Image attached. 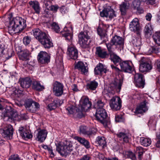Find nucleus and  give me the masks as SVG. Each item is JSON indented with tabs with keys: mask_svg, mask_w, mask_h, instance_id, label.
<instances>
[{
	"mask_svg": "<svg viewBox=\"0 0 160 160\" xmlns=\"http://www.w3.org/2000/svg\"><path fill=\"white\" fill-rule=\"evenodd\" d=\"M47 132L46 130H40L37 134V138L38 141L43 142L45 139L47 134Z\"/></svg>",
	"mask_w": 160,
	"mask_h": 160,
	"instance_id": "nucleus-29",
	"label": "nucleus"
},
{
	"mask_svg": "<svg viewBox=\"0 0 160 160\" xmlns=\"http://www.w3.org/2000/svg\"><path fill=\"white\" fill-rule=\"evenodd\" d=\"M9 108L5 109L3 112V118L5 121L12 122L14 120L20 121L28 118V116L25 114L19 115L16 110L10 107Z\"/></svg>",
	"mask_w": 160,
	"mask_h": 160,
	"instance_id": "nucleus-3",
	"label": "nucleus"
},
{
	"mask_svg": "<svg viewBox=\"0 0 160 160\" xmlns=\"http://www.w3.org/2000/svg\"><path fill=\"white\" fill-rule=\"evenodd\" d=\"M32 32L35 37L38 40L44 48L49 49L53 47L52 40L45 33L42 32L39 28L33 29Z\"/></svg>",
	"mask_w": 160,
	"mask_h": 160,
	"instance_id": "nucleus-2",
	"label": "nucleus"
},
{
	"mask_svg": "<svg viewBox=\"0 0 160 160\" xmlns=\"http://www.w3.org/2000/svg\"><path fill=\"white\" fill-rule=\"evenodd\" d=\"M8 160H21L19 157L18 155L15 154L12 155L10 156Z\"/></svg>",
	"mask_w": 160,
	"mask_h": 160,
	"instance_id": "nucleus-53",
	"label": "nucleus"
},
{
	"mask_svg": "<svg viewBox=\"0 0 160 160\" xmlns=\"http://www.w3.org/2000/svg\"><path fill=\"white\" fill-rule=\"evenodd\" d=\"M75 68L80 70L84 74L88 71L86 67L85 66L83 62L81 61H78L76 64Z\"/></svg>",
	"mask_w": 160,
	"mask_h": 160,
	"instance_id": "nucleus-35",
	"label": "nucleus"
},
{
	"mask_svg": "<svg viewBox=\"0 0 160 160\" xmlns=\"http://www.w3.org/2000/svg\"><path fill=\"white\" fill-rule=\"evenodd\" d=\"M90 158H91L89 155H87L83 156L79 160H90Z\"/></svg>",
	"mask_w": 160,
	"mask_h": 160,
	"instance_id": "nucleus-61",
	"label": "nucleus"
},
{
	"mask_svg": "<svg viewBox=\"0 0 160 160\" xmlns=\"http://www.w3.org/2000/svg\"><path fill=\"white\" fill-rule=\"evenodd\" d=\"M156 120H153L151 118L148 122V125H151V126L154 127L156 125Z\"/></svg>",
	"mask_w": 160,
	"mask_h": 160,
	"instance_id": "nucleus-59",
	"label": "nucleus"
},
{
	"mask_svg": "<svg viewBox=\"0 0 160 160\" xmlns=\"http://www.w3.org/2000/svg\"><path fill=\"white\" fill-rule=\"evenodd\" d=\"M156 64L158 71L160 72V61H157Z\"/></svg>",
	"mask_w": 160,
	"mask_h": 160,
	"instance_id": "nucleus-63",
	"label": "nucleus"
},
{
	"mask_svg": "<svg viewBox=\"0 0 160 160\" xmlns=\"http://www.w3.org/2000/svg\"><path fill=\"white\" fill-rule=\"evenodd\" d=\"M121 100L118 97H113L110 100L109 104L111 109L114 111L119 110L121 107Z\"/></svg>",
	"mask_w": 160,
	"mask_h": 160,
	"instance_id": "nucleus-13",
	"label": "nucleus"
},
{
	"mask_svg": "<svg viewBox=\"0 0 160 160\" xmlns=\"http://www.w3.org/2000/svg\"><path fill=\"white\" fill-rule=\"evenodd\" d=\"M97 119L103 124L105 128L108 127L110 122L107 112L103 108L97 109L95 114Z\"/></svg>",
	"mask_w": 160,
	"mask_h": 160,
	"instance_id": "nucleus-4",
	"label": "nucleus"
},
{
	"mask_svg": "<svg viewBox=\"0 0 160 160\" xmlns=\"http://www.w3.org/2000/svg\"><path fill=\"white\" fill-rule=\"evenodd\" d=\"M98 34L100 36L101 39H103L104 40H106L107 38L106 31L105 29L98 27L97 29Z\"/></svg>",
	"mask_w": 160,
	"mask_h": 160,
	"instance_id": "nucleus-39",
	"label": "nucleus"
},
{
	"mask_svg": "<svg viewBox=\"0 0 160 160\" xmlns=\"http://www.w3.org/2000/svg\"><path fill=\"white\" fill-rule=\"evenodd\" d=\"M129 28L131 31L135 32L137 35H140L141 28L140 26L138 20L137 18H134L129 24Z\"/></svg>",
	"mask_w": 160,
	"mask_h": 160,
	"instance_id": "nucleus-11",
	"label": "nucleus"
},
{
	"mask_svg": "<svg viewBox=\"0 0 160 160\" xmlns=\"http://www.w3.org/2000/svg\"><path fill=\"white\" fill-rule=\"evenodd\" d=\"M127 155L128 157L132 160H136V159L135 154L131 152H129Z\"/></svg>",
	"mask_w": 160,
	"mask_h": 160,
	"instance_id": "nucleus-54",
	"label": "nucleus"
},
{
	"mask_svg": "<svg viewBox=\"0 0 160 160\" xmlns=\"http://www.w3.org/2000/svg\"><path fill=\"white\" fill-rule=\"evenodd\" d=\"M107 47L110 55V59L116 65H118L122 60L120 57L114 53L112 49V46L110 44H106Z\"/></svg>",
	"mask_w": 160,
	"mask_h": 160,
	"instance_id": "nucleus-9",
	"label": "nucleus"
},
{
	"mask_svg": "<svg viewBox=\"0 0 160 160\" xmlns=\"http://www.w3.org/2000/svg\"><path fill=\"white\" fill-rule=\"evenodd\" d=\"M129 4L127 2H124L120 5V10L122 15L125 16L126 13V10L129 8Z\"/></svg>",
	"mask_w": 160,
	"mask_h": 160,
	"instance_id": "nucleus-36",
	"label": "nucleus"
},
{
	"mask_svg": "<svg viewBox=\"0 0 160 160\" xmlns=\"http://www.w3.org/2000/svg\"><path fill=\"white\" fill-rule=\"evenodd\" d=\"M5 50L4 46L0 44V57H2L6 58L7 59H8L14 55V52L11 49L8 50L7 53L5 55L4 52Z\"/></svg>",
	"mask_w": 160,
	"mask_h": 160,
	"instance_id": "nucleus-24",
	"label": "nucleus"
},
{
	"mask_svg": "<svg viewBox=\"0 0 160 160\" xmlns=\"http://www.w3.org/2000/svg\"><path fill=\"white\" fill-rule=\"evenodd\" d=\"M160 52V48L158 46H153L150 48L148 50L149 54L157 53Z\"/></svg>",
	"mask_w": 160,
	"mask_h": 160,
	"instance_id": "nucleus-48",
	"label": "nucleus"
},
{
	"mask_svg": "<svg viewBox=\"0 0 160 160\" xmlns=\"http://www.w3.org/2000/svg\"><path fill=\"white\" fill-rule=\"evenodd\" d=\"M141 0H134L132 3V7L133 9L136 11L137 13L139 14L142 13L144 10L141 5Z\"/></svg>",
	"mask_w": 160,
	"mask_h": 160,
	"instance_id": "nucleus-20",
	"label": "nucleus"
},
{
	"mask_svg": "<svg viewBox=\"0 0 160 160\" xmlns=\"http://www.w3.org/2000/svg\"><path fill=\"white\" fill-rule=\"evenodd\" d=\"M78 37L79 42L82 48H86L89 47L91 40L87 31L81 32L78 35Z\"/></svg>",
	"mask_w": 160,
	"mask_h": 160,
	"instance_id": "nucleus-7",
	"label": "nucleus"
},
{
	"mask_svg": "<svg viewBox=\"0 0 160 160\" xmlns=\"http://www.w3.org/2000/svg\"><path fill=\"white\" fill-rule=\"evenodd\" d=\"M152 67L150 62L146 61V59L142 58L139 65V70L142 72H147L152 69Z\"/></svg>",
	"mask_w": 160,
	"mask_h": 160,
	"instance_id": "nucleus-10",
	"label": "nucleus"
},
{
	"mask_svg": "<svg viewBox=\"0 0 160 160\" xmlns=\"http://www.w3.org/2000/svg\"><path fill=\"white\" fill-rule=\"evenodd\" d=\"M144 152L143 148L141 147H137L136 148V153H143Z\"/></svg>",
	"mask_w": 160,
	"mask_h": 160,
	"instance_id": "nucleus-58",
	"label": "nucleus"
},
{
	"mask_svg": "<svg viewBox=\"0 0 160 160\" xmlns=\"http://www.w3.org/2000/svg\"><path fill=\"white\" fill-rule=\"evenodd\" d=\"M92 106L91 102L89 100L88 98H84L82 105L79 106L82 111H86L90 108Z\"/></svg>",
	"mask_w": 160,
	"mask_h": 160,
	"instance_id": "nucleus-27",
	"label": "nucleus"
},
{
	"mask_svg": "<svg viewBox=\"0 0 160 160\" xmlns=\"http://www.w3.org/2000/svg\"><path fill=\"white\" fill-rule=\"evenodd\" d=\"M156 0H146L145 1V2L149 5H153L155 3Z\"/></svg>",
	"mask_w": 160,
	"mask_h": 160,
	"instance_id": "nucleus-60",
	"label": "nucleus"
},
{
	"mask_svg": "<svg viewBox=\"0 0 160 160\" xmlns=\"http://www.w3.org/2000/svg\"><path fill=\"white\" fill-rule=\"evenodd\" d=\"M12 13L8 15V18L9 20L8 32L11 34L20 33L26 27V21L24 19L20 17H16L12 19Z\"/></svg>",
	"mask_w": 160,
	"mask_h": 160,
	"instance_id": "nucleus-1",
	"label": "nucleus"
},
{
	"mask_svg": "<svg viewBox=\"0 0 160 160\" xmlns=\"http://www.w3.org/2000/svg\"><path fill=\"white\" fill-rule=\"evenodd\" d=\"M75 138L81 144L84 146L86 148L88 149L90 148L89 142L85 138L77 136L75 137Z\"/></svg>",
	"mask_w": 160,
	"mask_h": 160,
	"instance_id": "nucleus-28",
	"label": "nucleus"
},
{
	"mask_svg": "<svg viewBox=\"0 0 160 160\" xmlns=\"http://www.w3.org/2000/svg\"><path fill=\"white\" fill-rule=\"evenodd\" d=\"M66 109L69 113L73 114L79 118H81L83 116L81 110L74 106L70 105L66 108Z\"/></svg>",
	"mask_w": 160,
	"mask_h": 160,
	"instance_id": "nucleus-14",
	"label": "nucleus"
},
{
	"mask_svg": "<svg viewBox=\"0 0 160 160\" xmlns=\"http://www.w3.org/2000/svg\"><path fill=\"white\" fill-rule=\"evenodd\" d=\"M67 30V28H64V32L62 33V35L63 37L65 38V39L68 41H70L72 38V35L71 32L69 31H66Z\"/></svg>",
	"mask_w": 160,
	"mask_h": 160,
	"instance_id": "nucleus-42",
	"label": "nucleus"
},
{
	"mask_svg": "<svg viewBox=\"0 0 160 160\" xmlns=\"http://www.w3.org/2000/svg\"><path fill=\"white\" fill-rule=\"evenodd\" d=\"M108 44H110L111 45L112 49V46L113 45L123 46L124 44L123 39L122 37L115 35L111 39L110 43Z\"/></svg>",
	"mask_w": 160,
	"mask_h": 160,
	"instance_id": "nucleus-21",
	"label": "nucleus"
},
{
	"mask_svg": "<svg viewBox=\"0 0 160 160\" xmlns=\"http://www.w3.org/2000/svg\"><path fill=\"white\" fill-rule=\"evenodd\" d=\"M152 17V15L150 13H148L146 15V19L147 20L150 21L151 20Z\"/></svg>",
	"mask_w": 160,
	"mask_h": 160,
	"instance_id": "nucleus-62",
	"label": "nucleus"
},
{
	"mask_svg": "<svg viewBox=\"0 0 160 160\" xmlns=\"http://www.w3.org/2000/svg\"><path fill=\"white\" fill-rule=\"evenodd\" d=\"M67 53L68 59H72L75 60L78 57V50L73 45H71L68 46Z\"/></svg>",
	"mask_w": 160,
	"mask_h": 160,
	"instance_id": "nucleus-12",
	"label": "nucleus"
},
{
	"mask_svg": "<svg viewBox=\"0 0 160 160\" xmlns=\"http://www.w3.org/2000/svg\"><path fill=\"white\" fill-rule=\"evenodd\" d=\"M13 128L12 126L9 124H3L2 128L0 129V133L4 138L10 139L12 138L13 134Z\"/></svg>",
	"mask_w": 160,
	"mask_h": 160,
	"instance_id": "nucleus-6",
	"label": "nucleus"
},
{
	"mask_svg": "<svg viewBox=\"0 0 160 160\" xmlns=\"http://www.w3.org/2000/svg\"><path fill=\"white\" fill-rule=\"evenodd\" d=\"M98 85V83L95 80L88 82L87 85V88L91 90H95Z\"/></svg>",
	"mask_w": 160,
	"mask_h": 160,
	"instance_id": "nucleus-44",
	"label": "nucleus"
},
{
	"mask_svg": "<svg viewBox=\"0 0 160 160\" xmlns=\"http://www.w3.org/2000/svg\"><path fill=\"white\" fill-rule=\"evenodd\" d=\"M44 4L46 8L45 11L48 14V10L49 9H50V8L52 5L51 2L49 0H44Z\"/></svg>",
	"mask_w": 160,
	"mask_h": 160,
	"instance_id": "nucleus-49",
	"label": "nucleus"
},
{
	"mask_svg": "<svg viewBox=\"0 0 160 160\" xmlns=\"http://www.w3.org/2000/svg\"><path fill=\"white\" fill-rule=\"evenodd\" d=\"M32 80L29 77L25 78H20L19 81V83L21 87L24 88H29L31 84Z\"/></svg>",
	"mask_w": 160,
	"mask_h": 160,
	"instance_id": "nucleus-22",
	"label": "nucleus"
},
{
	"mask_svg": "<svg viewBox=\"0 0 160 160\" xmlns=\"http://www.w3.org/2000/svg\"><path fill=\"white\" fill-rule=\"evenodd\" d=\"M29 4L35 11V12L39 14L40 11V8L39 3L36 1H31L29 2Z\"/></svg>",
	"mask_w": 160,
	"mask_h": 160,
	"instance_id": "nucleus-33",
	"label": "nucleus"
},
{
	"mask_svg": "<svg viewBox=\"0 0 160 160\" xmlns=\"http://www.w3.org/2000/svg\"><path fill=\"white\" fill-rule=\"evenodd\" d=\"M133 47L137 52H139L142 45L141 39L138 38L135 40L133 42Z\"/></svg>",
	"mask_w": 160,
	"mask_h": 160,
	"instance_id": "nucleus-45",
	"label": "nucleus"
},
{
	"mask_svg": "<svg viewBox=\"0 0 160 160\" xmlns=\"http://www.w3.org/2000/svg\"><path fill=\"white\" fill-rule=\"evenodd\" d=\"M134 82L137 87L143 88L145 80L143 75L139 73H136L134 75Z\"/></svg>",
	"mask_w": 160,
	"mask_h": 160,
	"instance_id": "nucleus-17",
	"label": "nucleus"
},
{
	"mask_svg": "<svg viewBox=\"0 0 160 160\" xmlns=\"http://www.w3.org/2000/svg\"><path fill=\"white\" fill-rule=\"evenodd\" d=\"M153 29L151 25L148 23L145 27L144 32L145 35L147 37L150 36L152 34Z\"/></svg>",
	"mask_w": 160,
	"mask_h": 160,
	"instance_id": "nucleus-41",
	"label": "nucleus"
},
{
	"mask_svg": "<svg viewBox=\"0 0 160 160\" xmlns=\"http://www.w3.org/2000/svg\"><path fill=\"white\" fill-rule=\"evenodd\" d=\"M31 39L30 37L27 36L24 37L23 39V43L25 45H28L31 42Z\"/></svg>",
	"mask_w": 160,
	"mask_h": 160,
	"instance_id": "nucleus-52",
	"label": "nucleus"
},
{
	"mask_svg": "<svg viewBox=\"0 0 160 160\" xmlns=\"http://www.w3.org/2000/svg\"><path fill=\"white\" fill-rule=\"evenodd\" d=\"M18 132L21 136L24 139H29L32 137V135L29 131L23 127H20L18 129Z\"/></svg>",
	"mask_w": 160,
	"mask_h": 160,
	"instance_id": "nucleus-25",
	"label": "nucleus"
},
{
	"mask_svg": "<svg viewBox=\"0 0 160 160\" xmlns=\"http://www.w3.org/2000/svg\"><path fill=\"white\" fill-rule=\"evenodd\" d=\"M63 88L64 86L62 83L58 81L55 82L53 88L54 95L57 97L61 96L63 93Z\"/></svg>",
	"mask_w": 160,
	"mask_h": 160,
	"instance_id": "nucleus-15",
	"label": "nucleus"
},
{
	"mask_svg": "<svg viewBox=\"0 0 160 160\" xmlns=\"http://www.w3.org/2000/svg\"><path fill=\"white\" fill-rule=\"evenodd\" d=\"M121 71L125 72L131 73L133 71V68L130 65L129 62L127 61H123L119 64Z\"/></svg>",
	"mask_w": 160,
	"mask_h": 160,
	"instance_id": "nucleus-18",
	"label": "nucleus"
},
{
	"mask_svg": "<svg viewBox=\"0 0 160 160\" xmlns=\"http://www.w3.org/2000/svg\"><path fill=\"white\" fill-rule=\"evenodd\" d=\"M123 82V78L122 77L119 80L117 78H114L110 83L108 86L109 90L112 91L116 90L119 92L121 89Z\"/></svg>",
	"mask_w": 160,
	"mask_h": 160,
	"instance_id": "nucleus-8",
	"label": "nucleus"
},
{
	"mask_svg": "<svg viewBox=\"0 0 160 160\" xmlns=\"http://www.w3.org/2000/svg\"><path fill=\"white\" fill-rule=\"evenodd\" d=\"M139 142L140 144L144 147H148L151 143V140L150 139L144 137L141 138Z\"/></svg>",
	"mask_w": 160,
	"mask_h": 160,
	"instance_id": "nucleus-40",
	"label": "nucleus"
},
{
	"mask_svg": "<svg viewBox=\"0 0 160 160\" xmlns=\"http://www.w3.org/2000/svg\"><path fill=\"white\" fill-rule=\"evenodd\" d=\"M153 39L154 42L157 44L160 45V31L156 32L153 35Z\"/></svg>",
	"mask_w": 160,
	"mask_h": 160,
	"instance_id": "nucleus-47",
	"label": "nucleus"
},
{
	"mask_svg": "<svg viewBox=\"0 0 160 160\" xmlns=\"http://www.w3.org/2000/svg\"><path fill=\"white\" fill-rule=\"evenodd\" d=\"M117 137L120 141L127 143L128 141V138L126 134L123 132H119L116 134Z\"/></svg>",
	"mask_w": 160,
	"mask_h": 160,
	"instance_id": "nucleus-38",
	"label": "nucleus"
},
{
	"mask_svg": "<svg viewBox=\"0 0 160 160\" xmlns=\"http://www.w3.org/2000/svg\"><path fill=\"white\" fill-rule=\"evenodd\" d=\"M146 101L141 103L140 105L137 107L134 112L136 114H142L147 111L148 108L146 106Z\"/></svg>",
	"mask_w": 160,
	"mask_h": 160,
	"instance_id": "nucleus-26",
	"label": "nucleus"
},
{
	"mask_svg": "<svg viewBox=\"0 0 160 160\" xmlns=\"http://www.w3.org/2000/svg\"><path fill=\"white\" fill-rule=\"evenodd\" d=\"M50 56L47 52L42 51L38 53V60L41 63H48L50 62Z\"/></svg>",
	"mask_w": 160,
	"mask_h": 160,
	"instance_id": "nucleus-16",
	"label": "nucleus"
},
{
	"mask_svg": "<svg viewBox=\"0 0 160 160\" xmlns=\"http://www.w3.org/2000/svg\"><path fill=\"white\" fill-rule=\"evenodd\" d=\"M24 105L26 110L30 112L35 113L38 110L40 106L39 103L31 98H27L24 101Z\"/></svg>",
	"mask_w": 160,
	"mask_h": 160,
	"instance_id": "nucleus-5",
	"label": "nucleus"
},
{
	"mask_svg": "<svg viewBox=\"0 0 160 160\" xmlns=\"http://www.w3.org/2000/svg\"><path fill=\"white\" fill-rule=\"evenodd\" d=\"M79 133L84 135H90L93 133L91 131H88V128L85 126H81L79 127Z\"/></svg>",
	"mask_w": 160,
	"mask_h": 160,
	"instance_id": "nucleus-43",
	"label": "nucleus"
},
{
	"mask_svg": "<svg viewBox=\"0 0 160 160\" xmlns=\"http://www.w3.org/2000/svg\"><path fill=\"white\" fill-rule=\"evenodd\" d=\"M52 28L56 33H59L60 32V28L58 23L54 22L51 24Z\"/></svg>",
	"mask_w": 160,
	"mask_h": 160,
	"instance_id": "nucleus-50",
	"label": "nucleus"
},
{
	"mask_svg": "<svg viewBox=\"0 0 160 160\" xmlns=\"http://www.w3.org/2000/svg\"><path fill=\"white\" fill-rule=\"evenodd\" d=\"M97 109L103 108L104 104L101 100H98L96 104Z\"/></svg>",
	"mask_w": 160,
	"mask_h": 160,
	"instance_id": "nucleus-55",
	"label": "nucleus"
},
{
	"mask_svg": "<svg viewBox=\"0 0 160 160\" xmlns=\"http://www.w3.org/2000/svg\"><path fill=\"white\" fill-rule=\"evenodd\" d=\"M30 56V52L27 49L24 50L19 56L20 59L24 61L29 60Z\"/></svg>",
	"mask_w": 160,
	"mask_h": 160,
	"instance_id": "nucleus-34",
	"label": "nucleus"
},
{
	"mask_svg": "<svg viewBox=\"0 0 160 160\" xmlns=\"http://www.w3.org/2000/svg\"><path fill=\"white\" fill-rule=\"evenodd\" d=\"M115 120L117 122H121L123 121V118L121 116L117 115L115 116Z\"/></svg>",
	"mask_w": 160,
	"mask_h": 160,
	"instance_id": "nucleus-57",
	"label": "nucleus"
},
{
	"mask_svg": "<svg viewBox=\"0 0 160 160\" xmlns=\"http://www.w3.org/2000/svg\"><path fill=\"white\" fill-rule=\"evenodd\" d=\"M56 150L62 156H67V151H66V147H65V144H58L56 145Z\"/></svg>",
	"mask_w": 160,
	"mask_h": 160,
	"instance_id": "nucleus-31",
	"label": "nucleus"
},
{
	"mask_svg": "<svg viewBox=\"0 0 160 160\" xmlns=\"http://www.w3.org/2000/svg\"><path fill=\"white\" fill-rule=\"evenodd\" d=\"M100 15L102 17H105L111 19L116 16L114 11L111 8L104 9L100 12Z\"/></svg>",
	"mask_w": 160,
	"mask_h": 160,
	"instance_id": "nucleus-19",
	"label": "nucleus"
},
{
	"mask_svg": "<svg viewBox=\"0 0 160 160\" xmlns=\"http://www.w3.org/2000/svg\"><path fill=\"white\" fill-rule=\"evenodd\" d=\"M31 85L32 89L38 92L42 91L45 89L44 86L40 81L35 80H32Z\"/></svg>",
	"mask_w": 160,
	"mask_h": 160,
	"instance_id": "nucleus-23",
	"label": "nucleus"
},
{
	"mask_svg": "<svg viewBox=\"0 0 160 160\" xmlns=\"http://www.w3.org/2000/svg\"><path fill=\"white\" fill-rule=\"evenodd\" d=\"M58 8L59 7L57 5H52L50 8V9H49L48 11H52L53 12H56L57 11Z\"/></svg>",
	"mask_w": 160,
	"mask_h": 160,
	"instance_id": "nucleus-56",
	"label": "nucleus"
},
{
	"mask_svg": "<svg viewBox=\"0 0 160 160\" xmlns=\"http://www.w3.org/2000/svg\"><path fill=\"white\" fill-rule=\"evenodd\" d=\"M72 90L74 91H78L77 86L75 84H73L72 86Z\"/></svg>",
	"mask_w": 160,
	"mask_h": 160,
	"instance_id": "nucleus-64",
	"label": "nucleus"
},
{
	"mask_svg": "<svg viewBox=\"0 0 160 160\" xmlns=\"http://www.w3.org/2000/svg\"><path fill=\"white\" fill-rule=\"evenodd\" d=\"M65 147L66 148H65V150L67 151V155L73 150V147L72 143H69L68 144H65Z\"/></svg>",
	"mask_w": 160,
	"mask_h": 160,
	"instance_id": "nucleus-51",
	"label": "nucleus"
},
{
	"mask_svg": "<svg viewBox=\"0 0 160 160\" xmlns=\"http://www.w3.org/2000/svg\"><path fill=\"white\" fill-rule=\"evenodd\" d=\"M62 103V101L58 99H56L53 100L52 103L49 104L48 106V109L49 110L55 109L58 105L60 106Z\"/></svg>",
	"mask_w": 160,
	"mask_h": 160,
	"instance_id": "nucleus-30",
	"label": "nucleus"
},
{
	"mask_svg": "<svg viewBox=\"0 0 160 160\" xmlns=\"http://www.w3.org/2000/svg\"><path fill=\"white\" fill-rule=\"evenodd\" d=\"M103 72L106 73V70L104 67L103 65L99 63L94 69L95 73L96 75H98L101 74Z\"/></svg>",
	"mask_w": 160,
	"mask_h": 160,
	"instance_id": "nucleus-32",
	"label": "nucleus"
},
{
	"mask_svg": "<svg viewBox=\"0 0 160 160\" xmlns=\"http://www.w3.org/2000/svg\"><path fill=\"white\" fill-rule=\"evenodd\" d=\"M96 54L99 57L102 58H105L108 55L107 52L102 49L100 47L96 48Z\"/></svg>",
	"mask_w": 160,
	"mask_h": 160,
	"instance_id": "nucleus-37",
	"label": "nucleus"
},
{
	"mask_svg": "<svg viewBox=\"0 0 160 160\" xmlns=\"http://www.w3.org/2000/svg\"><path fill=\"white\" fill-rule=\"evenodd\" d=\"M96 142L99 145L102 146L103 148L106 146V142L104 137L100 136L97 137L96 138Z\"/></svg>",
	"mask_w": 160,
	"mask_h": 160,
	"instance_id": "nucleus-46",
	"label": "nucleus"
}]
</instances>
